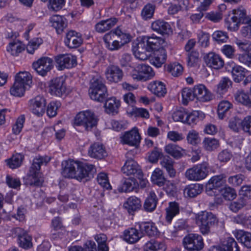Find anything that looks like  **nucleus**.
Here are the masks:
<instances>
[{"label": "nucleus", "instance_id": "obj_46", "mask_svg": "<svg viewBox=\"0 0 251 251\" xmlns=\"http://www.w3.org/2000/svg\"><path fill=\"white\" fill-rule=\"evenodd\" d=\"M232 83L231 80L228 77H223L217 86V93L220 95L225 93Z\"/></svg>", "mask_w": 251, "mask_h": 251}, {"label": "nucleus", "instance_id": "obj_53", "mask_svg": "<svg viewBox=\"0 0 251 251\" xmlns=\"http://www.w3.org/2000/svg\"><path fill=\"white\" fill-rule=\"evenodd\" d=\"M117 39L119 41L121 45L124 46L131 40V36L129 34L123 32L119 27L114 29Z\"/></svg>", "mask_w": 251, "mask_h": 251}, {"label": "nucleus", "instance_id": "obj_36", "mask_svg": "<svg viewBox=\"0 0 251 251\" xmlns=\"http://www.w3.org/2000/svg\"><path fill=\"white\" fill-rule=\"evenodd\" d=\"M124 206L129 213L135 211L141 207V201L136 197H130L124 204Z\"/></svg>", "mask_w": 251, "mask_h": 251}, {"label": "nucleus", "instance_id": "obj_28", "mask_svg": "<svg viewBox=\"0 0 251 251\" xmlns=\"http://www.w3.org/2000/svg\"><path fill=\"white\" fill-rule=\"evenodd\" d=\"M224 178L225 176L224 175L215 176L212 177L206 184V189L207 192L208 193L210 192L213 189H216L221 187L225 183Z\"/></svg>", "mask_w": 251, "mask_h": 251}, {"label": "nucleus", "instance_id": "obj_5", "mask_svg": "<svg viewBox=\"0 0 251 251\" xmlns=\"http://www.w3.org/2000/svg\"><path fill=\"white\" fill-rule=\"evenodd\" d=\"M98 120L94 113L87 110L78 113L75 118L74 124L75 126H83L86 130H91L97 125Z\"/></svg>", "mask_w": 251, "mask_h": 251}, {"label": "nucleus", "instance_id": "obj_51", "mask_svg": "<svg viewBox=\"0 0 251 251\" xmlns=\"http://www.w3.org/2000/svg\"><path fill=\"white\" fill-rule=\"evenodd\" d=\"M23 159L24 156L21 154L17 153L7 160V164L10 168L15 169L21 166Z\"/></svg>", "mask_w": 251, "mask_h": 251}, {"label": "nucleus", "instance_id": "obj_56", "mask_svg": "<svg viewBox=\"0 0 251 251\" xmlns=\"http://www.w3.org/2000/svg\"><path fill=\"white\" fill-rule=\"evenodd\" d=\"M247 204L246 198L240 197L236 201L231 202L229 205V209L234 212H238Z\"/></svg>", "mask_w": 251, "mask_h": 251}, {"label": "nucleus", "instance_id": "obj_62", "mask_svg": "<svg viewBox=\"0 0 251 251\" xmlns=\"http://www.w3.org/2000/svg\"><path fill=\"white\" fill-rule=\"evenodd\" d=\"M97 181L100 185L106 189H111L107 175L104 173L99 174L97 176Z\"/></svg>", "mask_w": 251, "mask_h": 251}, {"label": "nucleus", "instance_id": "obj_22", "mask_svg": "<svg viewBox=\"0 0 251 251\" xmlns=\"http://www.w3.org/2000/svg\"><path fill=\"white\" fill-rule=\"evenodd\" d=\"M148 89L158 97H162L167 93L165 85L160 81L151 82L148 86Z\"/></svg>", "mask_w": 251, "mask_h": 251}, {"label": "nucleus", "instance_id": "obj_37", "mask_svg": "<svg viewBox=\"0 0 251 251\" xmlns=\"http://www.w3.org/2000/svg\"><path fill=\"white\" fill-rule=\"evenodd\" d=\"M15 81L24 84L28 89L32 83V76L27 72H20L16 75Z\"/></svg>", "mask_w": 251, "mask_h": 251}, {"label": "nucleus", "instance_id": "obj_2", "mask_svg": "<svg viewBox=\"0 0 251 251\" xmlns=\"http://www.w3.org/2000/svg\"><path fill=\"white\" fill-rule=\"evenodd\" d=\"M165 43L164 39L156 36H144L138 43H133L132 50L135 56L141 60L148 59L150 53L162 48Z\"/></svg>", "mask_w": 251, "mask_h": 251}, {"label": "nucleus", "instance_id": "obj_6", "mask_svg": "<svg viewBox=\"0 0 251 251\" xmlns=\"http://www.w3.org/2000/svg\"><path fill=\"white\" fill-rule=\"evenodd\" d=\"M234 16L230 20L226 19V23L228 29L231 31H236L239 27L241 23L245 24L248 21V16L246 10L243 6H240L233 10Z\"/></svg>", "mask_w": 251, "mask_h": 251}, {"label": "nucleus", "instance_id": "obj_1", "mask_svg": "<svg viewBox=\"0 0 251 251\" xmlns=\"http://www.w3.org/2000/svg\"><path fill=\"white\" fill-rule=\"evenodd\" d=\"M62 175L67 178H74L81 181L93 177L96 170L93 165L69 159L62 162Z\"/></svg>", "mask_w": 251, "mask_h": 251}, {"label": "nucleus", "instance_id": "obj_38", "mask_svg": "<svg viewBox=\"0 0 251 251\" xmlns=\"http://www.w3.org/2000/svg\"><path fill=\"white\" fill-rule=\"evenodd\" d=\"M166 219L167 222L171 223L173 218L179 212V205L175 201L170 202L168 207L166 209Z\"/></svg>", "mask_w": 251, "mask_h": 251}, {"label": "nucleus", "instance_id": "obj_10", "mask_svg": "<svg viewBox=\"0 0 251 251\" xmlns=\"http://www.w3.org/2000/svg\"><path fill=\"white\" fill-rule=\"evenodd\" d=\"M32 66L39 75L44 76L53 68V60L49 57H43L33 62Z\"/></svg>", "mask_w": 251, "mask_h": 251}, {"label": "nucleus", "instance_id": "obj_15", "mask_svg": "<svg viewBox=\"0 0 251 251\" xmlns=\"http://www.w3.org/2000/svg\"><path fill=\"white\" fill-rule=\"evenodd\" d=\"M106 79L111 82L117 83L123 77V72L119 66L114 65H109L105 72Z\"/></svg>", "mask_w": 251, "mask_h": 251}, {"label": "nucleus", "instance_id": "obj_26", "mask_svg": "<svg viewBox=\"0 0 251 251\" xmlns=\"http://www.w3.org/2000/svg\"><path fill=\"white\" fill-rule=\"evenodd\" d=\"M153 52V56L151 60V63L157 68L160 67L166 60V51L162 48Z\"/></svg>", "mask_w": 251, "mask_h": 251}, {"label": "nucleus", "instance_id": "obj_49", "mask_svg": "<svg viewBox=\"0 0 251 251\" xmlns=\"http://www.w3.org/2000/svg\"><path fill=\"white\" fill-rule=\"evenodd\" d=\"M31 240V237L26 233L24 232L22 235H18L19 246L25 249H28L32 247Z\"/></svg>", "mask_w": 251, "mask_h": 251}, {"label": "nucleus", "instance_id": "obj_39", "mask_svg": "<svg viewBox=\"0 0 251 251\" xmlns=\"http://www.w3.org/2000/svg\"><path fill=\"white\" fill-rule=\"evenodd\" d=\"M136 179L131 176L123 180L122 185L118 188L120 192H129L133 190L136 187Z\"/></svg>", "mask_w": 251, "mask_h": 251}, {"label": "nucleus", "instance_id": "obj_55", "mask_svg": "<svg viewBox=\"0 0 251 251\" xmlns=\"http://www.w3.org/2000/svg\"><path fill=\"white\" fill-rule=\"evenodd\" d=\"M235 44L239 49L245 52H251V41L247 40H241L236 38L234 41Z\"/></svg>", "mask_w": 251, "mask_h": 251}, {"label": "nucleus", "instance_id": "obj_34", "mask_svg": "<svg viewBox=\"0 0 251 251\" xmlns=\"http://www.w3.org/2000/svg\"><path fill=\"white\" fill-rule=\"evenodd\" d=\"M166 152L171 155L175 159H179L183 155L182 151L184 150L178 146L173 144H169L165 147Z\"/></svg>", "mask_w": 251, "mask_h": 251}, {"label": "nucleus", "instance_id": "obj_41", "mask_svg": "<svg viewBox=\"0 0 251 251\" xmlns=\"http://www.w3.org/2000/svg\"><path fill=\"white\" fill-rule=\"evenodd\" d=\"M232 107V104L228 100L221 101L218 107V115L220 119L226 116L229 110Z\"/></svg>", "mask_w": 251, "mask_h": 251}, {"label": "nucleus", "instance_id": "obj_64", "mask_svg": "<svg viewBox=\"0 0 251 251\" xmlns=\"http://www.w3.org/2000/svg\"><path fill=\"white\" fill-rule=\"evenodd\" d=\"M238 60L240 63L249 68H251V52H245L244 53L239 54Z\"/></svg>", "mask_w": 251, "mask_h": 251}, {"label": "nucleus", "instance_id": "obj_42", "mask_svg": "<svg viewBox=\"0 0 251 251\" xmlns=\"http://www.w3.org/2000/svg\"><path fill=\"white\" fill-rule=\"evenodd\" d=\"M173 161L169 156L164 157L160 162L161 166L166 169L171 177H174L176 174V170L173 167Z\"/></svg>", "mask_w": 251, "mask_h": 251}, {"label": "nucleus", "instance_id": "obj_30", "mask_svg": "<svg viewBox=\"0 0 251 251\" xmlns=\"http://www.w3.org/2000/svg\"><path fill=\"white\" fill-rule=\"evenodd\" d=\"M118 20L116 18H112L102 20L97 23L95 26L96 30L98 32L103 33L111 29L117 23Z\"/></svg>", "mask_w": 251, "mask_h": 251}, {"label": "nucleus", "instance_id": "obj_14", "mask_svg": "<svg viewBox=\"0 0 251 251\" xmlns=\"http://www.w3.org/2000/svg\"><path fill=\"white\" fill-rule=\"evenodd\" d=\"M29 106L32 112L38 116H42L45 112L46 100L44 97L37 96L29 101Z\"/></svg>", "mask_w": 251, "mask_h": 251}, {"label": "nucleus", "instance_id": "obj_57", "mask_svg": "<svg viewBox=\"0 0 251 251\" xmlns=\"http://www.w3.org/2000/svg\"><path fill=\"white\" fill-rule=\"evenodd\" d=\"M221 193L223 198L228 201L233 200L236 197L235 190L228 186H226L221 190Z\"/></svg>", "mask_w": 251, "mask_h": 251}, {"label": "nucleus", "instance_id": "obj_63", "mask_svg": "<svg viewBox=\"0 0 251 251\" xmlns=\"http://www.w3.org/2000/svg\"><path fill=\"white\" fill-rule=\"evenodd\" d=\"M199 53L196 51H193L187 54V62L189 67L194 66L199 60Z\"/></svg>", "mask_w": 251, "mask_h": 251}, {"label": "nucleus", "instance_id": "obj_11", "mask_svg": "<svg viewBox=\"0 0 251 251\" xmlns=\"http://www.w3.org/2000/svg\"><path fill=\"white\" fill-rule=\"evenodd\" d=\"M49 91L51 95L59 97L65 95L66 88L64 78L58 77L52 79L50 82Z\"/></svg>", "mask_w": 251, "mask_h": 251}, {"label": "nucleus", "instance_id": "obj_12", "mask_svg": "<svg viewBox=\"0 0 251 251\" xmlns=\"http://www.w3.org/2000/svg\"><path fill=\"white\" fill-rule=\"evenodd\" d=\"M55 61L59 70L72 68L76 64V57L70 54L58 55L55 58Z\"/></svg>", "mask_w": 251, "mask_h": 251}, {"label": "nucleus", "instance_id": "obj_20", "mask_svg": "<svg viewBox=\"0 0 251 251\" xmlns=\"http://www.w3.org/2000/svg\"><path fill=\"white\" fill-rule=\"evenodd\" d=\"M138 72L137 78L140 80L146 81L152 78L155 73L152 68L148 65L139 64L137 67Z\"/></svg>", "mask_w": 251, "mask_h": 251}, {"label": "nucleus", "instance_id": "obj_48", "mask_svg": "<svg viewBox=\"0 0 251 251\" xmlns=\"http://www.w3.org/2000/svg\"><path fill=\"white\" fill-rule=\"evenodd\" d=\"M232 75L235 82L239 83L246 76V69L240 66L232 68Z\"/></svg>", "mask_w": 251, "mask_h": 251}, {"label": "nucleus", "instance_id": "obj_32", "mask_svg": "<svg viewBox=\"0 0 251 251\" xmlns=\"http://www.w3.org/2000/svg\"><path fill=\"white\" fill-rule=\"evenodd\" d=\"M203 186L199 184H191L186 186L184 189V195L186 197L194 198L201 194Z\"/></svg>", "mask_w": 251, "mask_h": 251}, {"label": "nucleus", "instance_id": "obj_35", "mask_svg": "<svg viewBox=\"0 0 251 251\" xmlns=\"http://www.w3.org/2000/svg\"><path fill=\"white\" fill-rule=\"evenodd\" d=\"M120 106V101L115 98H111L106 100L104 107L107 113L117 114Z\"/></svg>", "mask_w": 251, "mask_h": 251}, {"label": "nucleus", "instance_id": "obj_50", "mask_svg": "<svg viewBox=\"0 0 251 251\" xmlns=\"http://www.w3.org/2000/svg\"><path fill=\"white\" fill-rule=\"evenodd\" d=\"M25 49L24 46L18 41H14L9 44L7 51L10 52L13 55H17Z\"/></svg>", "mask_w": 251, "mask_h": 251}, {"label": "nucleus", "instance_id": "obj_19", "mask_svg": "<svg viewBox=\"0 0 251 251\" xmlns=\"http://www.w3.org/2000/svg\"><path fill=\"white\" fill-rule=\"evenodd\" d=\"M88 154L91 157L98 159H102L107 155L105 147L100 143L92 145L88 150Z\"/></svg>", "mask_w": 251, "mask_h": 251}, {"label": "nucleus", "instance_id": "obj_18", "mask_svg": "<svg viewBox=\"0 0 251 251\" xmlns=\"http://www.w3.org/2000/svg\"><path fill=\"white\" fill-rule=\"evenodd\" d=\"M151 28L153 31L163 35H169L172 33L170 24L163 20H157L153 22Z\"/></svg>", "mask_w": 251, "mask_h": 251}, {"label": "nucleus", "instance_id": "obj_27", "mask_svg": "<svg viewBox=\"0 0 251 251\" xmlns=\"http://www.w3.org/2000/svg\"><path fill=\"white\" fill-rule=\"evenodd\" d=\"M237 240L244 246L251 249V233L243 230H237L234 232Z\"/></svg>", "mask_w": 251, "mask_h": 251}, {"label": "nucleus", "instance_id": "obj_3", "mask_svg": "<svg viewBox=\"0 0 251 251\" xmlns=\"http://www.w3.org/2000/svg\"><path fill=\"white\" fill-rule=\"evenodd\" d=\"M196 222L201 233L202 235H207L210 233L212 227L218 225L219 220L215 214L210 212L201 211L197 215Z\"/></svg>", "mask_w": 251, "mask_h": 251}, {"label": "nucleus", "instance_id": "obj_7", "mask_svg": "<svg viewBox=\"0 0 251 251\" xmlns=\"http://www.w3.org/2000/svg\"><path fill=\"white\" fill-rule=\"evenodd\" d=\"M208 167V164L205 162L195 165L187 170L185 174V176L189 180H201L207 176Z\"/></svg>", "mask_w": 251, "mask_h": 251}, {"label": "nucleus", "instance_id": "obj_60", "mask_svg": "<svg viewBox=\"0 0 251 251\" xmlns=\"http://www.w3.org/2000/svg\"><path fill=\"white\" fill-rule=\"evenodd\" d=\"M181 96L182 102L185 105H187L189 100H193L195 98L193 90L189 88H184L181 90Z\"/></svg>", "mask_w": 251, "mask_h": 251}, {"label": "nucleus", "instance_id": "obj_13", "mask_svg": "<svg viewBox=\"0 0 251 251\" xmlns=\"http://www.w3.org/2000/svg\"><path fill=\"white\" fill-rule=\"evenodd\" d=\"M141 137L136 128L126 132L122 137V142L123 144H127L137 148L139 145Z\"/></svg>", "mask_w": 251, "mask_h": 251}, {"label": "nucleus", "instance_id": "obj_47", "mask_svg": "<svg viewBox=\"0 0 251 251\" xmlns=\"http://www.w3.org/2000/svg\"><path fill=\"white\" fill-rule=\"evenodd\" d=\"M152 182L159 186L164 185L166 179L163 176L162 171L156 168L152 174L151 177Z\"/></svg>", "mask_w": 251, "mask_h": 251}, {"label": "nucleus", "instance_id": "obj_45", "mask_svg": "<svg viewBox=\"0 0 251 251\" xmlns=\"http://www.w3.org/2000/svg\"><path fill=\"white\" fill-rule=\"evenodd\" d=\"M141 231L149 236H154L157 234L158 230L154 224L152 223H144L140 225Z\"/></svg>", "mask_w": 251, "mask_h": 251}, {"label": "nucleus", "instance_id": "obj_33", "mask_svg": "<svg viewBox=\"0 0 251 251\" xmlns=\"http://www.w3.org/2000/svg\"><path fill=\"white\" fill-rule=\"evenodd\" d=\"M51 158L47 155L41 156L38 155L34 158L31 166L29 170L33 171L40 172L41 166L42 165H46L50 160Z\"/></svg>", "mask_w": 251, "mask_h": 251}, {"label": "nucleus", "instance_id": "obj_44", "mask_svg": "<svg viewBox=\"0 0 251 251\" xmlns=\"http://www.w3.org/2000/svg\"><path fill=\"white\" fill-rule=\"evenodd\" d=\"M203 148L207 151H212L216 150L220 145L218 140L214 138H205L202 141Z\"/></svg>", "mask_w": 251, "mask_h": 251}, {"label": "nucleus", "instance_id": "obj_43", "mask_svg": "<svg viewBox=\"0 0 251 251\" xmlns=\"http://www.w3.org/2000/svg\"><path fill=\"white\" fill-rule=\"evenodd\" d=\"M165 249L163 243L153 239L147 242L144 247L145 251H163Z\"/></svg>", "mask_w": 251, "mask_h": 251}, {"label": "nucleus", "instance_id": "obj_61", "mask_svg": "<svg viewBox=\"0 0 251 251\" xmlns=\"http://www.w3.org/2000/svg\"><path fill=\"white\" fill-rule=\"evenodd\" d=\"M187 140L189 144L196 145L200 142V138L198 132L194 130L189 131L187 135Z\"/></svg>", "mask_w": 251, "mask_h": 251}, {"label": "nucleus", "instance_id": "obj_52", "mask_svg": "<svg viewBox=\"0 0 251 251\" xmlns=\"http://www.w3.org/2000/svg\"><path fill=\"white\" fill-rule=\"evenodd\" d=\"M26 89L27 88L24 86V84H21V83H19L15 81L10 92L12 95L20 97L24 95Z\"/></svg>", "mask_w": 251, "mask_h": 251}, {"label": "nucleus", "instance_id": "obj_21", "mask_svg": "<svg viewBox=\"0 0 251 251\" xmlns=\"http://www.w3.org/2000/svg\"><path fill=\"white\" fill-rule=\"evenodd\" d=\"M205 62L208 66L215 70L220 69L224 65L223 59L218 54L213 52L207 54Z\"/></svg>", "mask_w": 251, "mask_h": 251}, {"label": "nucleus", "instance_id": "obj_9", "mask_svg": "<svg viewBox=\"0 0 251 251\" xmlns=\"http://www.w3.org/2000/svg\"><path fill=\"white\" fill-rule=\"evenodd\" d=\"M184 248L189 251H200L204 247L202 237L198 234H189L183 239Z\"/></svg>", "mask_w": 251, "mask_h": 251}, {"label": "nucleus", "instance_id": "obj_58", "mask_svg": "<svg viewBox=\"0 0 251 251\" xmlns=\"http://www.w3.org/2000/svg\"><path fill=\"white\" fill-rule=\"evenodd\" d=\"M167 70L172 75L178 76L182 74L183 67L178 63H173L168 66Z\"/></svg>", "mask_w": 251, "mask_h": 251}, {"label": "nucleus", "instance_id": "obj_16", "mask_svg": "<svg viewBox=\"0 0 251 251\" xmlns=\"http://www.w3.org/2000/svg\"><path fill=\"white\" fill-rule=\"evenodd\" d=\"M82 42L83 40L80 33L74 30H71L67 33L64 43L69 48H77L82 44Z\"/></svg>", "mask_w": 251, "mask_h": 251}, {"label": "nucleus", "instance_id": "obj_59", "mask_svg": "<svg viewBox=\"0 0 251 251\" xmlns=\"http://www.w3.org/2000/svg\"><path fill=\"white\" fill-rule=\"evenodd\" d=\"M60 103L58 101H51L47 106V114L50 117H53L56 115L57 111L60 106Z\"/></svg>", "mask_w": 251, "mask_h": 251}, {"label": "nucleus", "instance_id": "obj_8", "mask_svg": "<svg viewBox=\"0 0 251 251\" xmlns=\"http://www.w3.org/2000/svg\"><path fill=\"white\" fill-rule=\"evenodd\" d=\"M131 154V151L126 153V156L127 158H129V159L126 160L125 165L122 168V171L126 176H133L141 179L143 177V173L138 163L130 158Z\"/></svg>", "mask_w": 251, "mask_h": 251}, {"label": "nucleus", "instance_id": "obj_25", "mask_svg": "<svg viewBox=\"0 0 251 251\" xmlns=\"http://www.w3.org/2000/svg\"><path fill=\"white\" fill-rule=\"evenodd\" d=\"M50 22L58 34L61 33L67 25L66 19L58 15L52 16L50 19Z\"/></svg>", "mask_w": 251, "mask_h": 251}, {"label": "nucleus", "instance_id": "obj_23", "mask_svg": "<svg viewBox=\"0 0 251 251\" xmlns=\"http://www.w3.org/2000/svg\"><path fill=\"white\" fill-rule=\"evenodd\" d=\"M142 236V233L133 227L126 229L123 233L124 240L130 244L136 243Z\"/></svg>", "mask_w": 251, "mask_h": 251}, {"label": "nucleus", "instance_id": "obj_31", "mask_svg": "<svg viewBox=\"0 0 251 251\" xmlns=\"http://www.w3.org/2000/svg\"><path fill=\"white\" fill-rule=\"evenodd\" d=\"M158 202V199L154 192L151 191L149 192L148 197L145 200L144 208L147 212L154 211Z\"/></svg>", "mask_w": 251, "mask_h": 251}, {"label": "nucleus", "instance_id": "obj_29", "mask_svg": "<svg viewBox=\"0 0 251 251\" xmlns=\"http://www.w3.org/2000/svg\"><path fill=\"white\" fill-rule=\"evenodd\" d=\"M44 182V178L42 174L40 172L33 171L29 170L27 176L26 183L30 186H40Z\"/></svg>", "mask_w": 251, "mask_h": 251}, {"label": "nucleus", "instance_id": "obj_54", "mask_svg": "<svg viewBox=\"0 0 251 251\" xmlns=\"http://www.w3.org/2000/svg\"><path fill=\"white\" fill-rule=\"evenodd\" d=\"M155 9V6L154 4L151 3H148L146 4L142 9L141 12V16L144 20H148L152 17L154 10Z\"/></svg>", "mask_w": 251, "mask_h": 251}, {"label": "nucleus", "instance_id": "obj_40", "mask_svg": "<svg viewBox=\"0 0 251 251\" xmlns=\"http://www.w3.org/2000/svg\"><path fill=\"white\" fill-rule=\"evenodd\" d=\"M235 100L249 107H251V100L249 95L243 90H238L234 94Z\"/></svg>", "mask_w": 251, "mask_h": 251}, {"label": "nucleus", "instance_id": "obj_17", "mask_svg": "<svg viewBox=\"0 0 251 251\" xmlns=\"http://www.w3.org/2000/svg\"><path fill=\"white\" fill-rule=\"evenodd\" d=\"M193 92L195 98L201 101H207L211 100L212 95L203 84H199L194 86Z\"/></svg>", "mask_w": 251, "mask_h": 251}, {"label": "nucleus", "instance_id": "obj_24", "mask_svg": "<svg viewBox=\"0 0 251 251\" xmlns=\"http://www.w3.org/2000/svg\"><path fill=\"white\" fill-rule=\"evenodd\" d=\"M215 251H240V250L234 239L232 237H227L223 242L221 246L216 248Z\"/></svg>", "mask_w": 251, "mask_h": 251}, {"label": "nucleus", "instance_id": "obj_4", "mask_svg": "<svg viewBox=\"0 0 251 251\" xmlns=\"http://www.w3.org/2000/svg\"><path fill=\"white\" fill-rule=\"evenodd\" d=\"M89 94L91 99L102 102L107 96V89L100 77H93L90 81Z\"/></svg>", "mask_w": 251, "mask_h": 251}]
</instances>
